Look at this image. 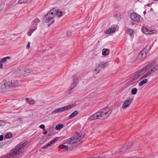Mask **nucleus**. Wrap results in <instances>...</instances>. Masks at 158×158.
I'll use <instances>...</instances> for the list:
<instances>
[{"instance_id":"51","label":"nucleus","mask_w":158,"mask_h":158,"mask_svg":"<svg viewBox=\"0 0 158 158\" xmlns=\"http://www.w3.org/2000/svg\"><path fill=\"white\" fill-rule=\"evenodd\" d=\"M21 119V118H18V119H17V121H19V119Z\"/></svg>"},{"instance_id":"2","label":"nucleus","mask_w":158,"mask_h":158,"mask_svg":"<svg viewBox=\"0 0 158 158\" xmlns=\"http://www.w3.org/2000/svg\"><path fill=\"white\" fill-rule=\"evenodd\" d=\"M19 81L17 80H12L8 81H3L1 84L0 89L2 92L15 88L18 86Z\"/></svg>"},{"instance_id":"7","label":"nucleus","mask_w":158,"mask_h":158,"mask_svg":"<svg viewBox=\"0 0 158 158\" xmlns=\"http://www.w3.org/2000/svg\"><path fill=\"white\" fill-rule=\"evenodd\" d=\"M98 119H101L99 111L96 113L95 114H93L92 115L89 116L88 118L87 121H93V120Z\"/></svg>"},{"instance_id":"5","label":"nucleus","mask_w":158,"mask_h":158,"mask_svg":"<svg viewBox=\"0 0 158 158\" xmlns=\"http://www.w3.org/2000/svg\"><path fill=\"white\" fill-rule=\"evenodd\" d=\"M99 113L101 119H105L109 116L111 112L110 111H107L105 110H100Z\"/></svg>"},{"instance_id":"36","label":"nucleus","mask_w":158,"mask_h":158,"mask_svg":"<svg viewBox=\"0 0 158 158\" xmlns=\"http://www.w3.org/2000/svg\"><path fill=\"white\" fill-rule=\"evenodd\" d=\"M40 128L43 129L44 131L45 130V126L44 124H41L40 126Z\"/></svg>"},{"instance_id":"14","label":"nucleus","mask_w":158,"mask_h":158,"mask_svg":"<svg viewBox=\"0 0 158 158\" xmlns=\"http://www.w3.org/2000/svg\"><path fill=\"white\" fill-rule=\"evenodd\" d=\"M105 67V63L103 62H102V63L98 64L96 66V68L94 69V71H96L97 73H98L100 71V70L98 68L99 67L102 68L104 67Z\"/></svg>"},{"instance_id":"20","label":"nucleus","mask_w":158,"mask_h":158,"mask_svg":"<svg viewBox=\"0 0 158 158\" xmlns=\"http://www.w3.org/2000/svg\"><path fill=\"white\" fill-rule=\"evenodd\" d=\"M142 31L147 35L152 34V33L150 32V30L145 27H143L142 28Z\"/></svg>"},{"instance_id":"33","label":"nucleus","mask_w":158,"mask_h":158,"mask_svg":"<svg viewBox=\"0 0 158 158\" xmlns=\"http://www.w3.org/2000/svg\"><path fill=\"white\" fill-rule=\"evenodd\" d=\"M150 70H151V71H152L153 73V72L156 71L157 70V69L156 66H155L154 67H153L152 69H151Z\"/></svg>"},{"instance_id":"3","label":"nucleus","mask_w":158,"mask_h":158,"mask_svg":"<svg viewBox=\"0 0 158 158\" xmlns=\"http://www.w3.org/2000/svg\"><path fill=\"white\" fill-rule=\"evenodd\" d=\"M40 22V20L38 19H35L32 21L31 28L27 32V35L28 36H31L32 33L37 28L36 26L38 25Z\"/></svg>"},{"instance_id":"18","label":"nucleus","mask_w":158,"mask_h":158,"mask_svg":"<svg viewBox=\"0 0 158 158\" xmlns=\"http://www.w3.org/2000/svg\"><path fill=\"white\" fill-rule=\"evenodd\" d=\"M73 78V82L74 84L75 85H74V86L72 88H71L70 90H71L73 89L74 88V87H75L76 85L77 84H78V82H79L78 78L76 76H74V77Z\"/></svg>"},{"instance_id":"15","label":"nucleus","mask_w":158,"mask_h":158,"mask_svg":"<svg viewBox=\"0 0 158 158\" xmlns=\"http://www.w3.org/2000/svg\"><path fill=\"white\" fill-rule=\"evenodd\" d=\"M45 34L44 30L43 28L40 29L39 30L38 35V36L40 37H44Z\"/></svg>"},{"instance_id":"40","label":"nucleus","mask_w":158,"mask_h":158,"mask_svg":"<svg viewBox=\"0 0 158 158\" xmlns=\"http://www.w3.org/2000/svg\"><path fill=\"white\" fill-rule=\"evenodd\" d=\"M72 32L70 31H68L66 32V34L68 36H69L71 35Z\"/></svg>"},{"instance_id":"11","label":"nucleus","mask_w":158,"mask_h":158,"mask_svg":"<svg viewBox=\"0 0 158 158\" xmlns=\"http://www.w3.org/2000/svg\"><path fill=\"white\" fill-rule=\"evenodd\" d=\"M77 138H75L74 136L66 140V142L68 144H73L78 142L77 139Z\"/></svg>"},{"instance_id":"49","label":"nucleus","mask_w":158,"mask_h":158,"mask_svg":"<svg viewBox=\"0 0 158 158\" xmlns=\"http://www.w3.org/2000/svg\"><path fill=\"white\" fill-rule=\"evenodd\" d=\"M155 66L156 67L157 69H158V64L156 65Z\"/></svg>"},{"instance_id":"12","label":"nucleus","mask_w":158,"mask_h":158,"mask_svg":"<svg viewBox=\"0 0 158 158\" xmlns=\"http://www.w3.org/2000/svg\"><path fill=\"white\" fill-rule=\"evenodd\" d=\"M145 72V70H144L142 68L137 71L133 77L134 80H135L138 78L140 76L143 74Z\"/></svg>"},{"instance_id":"30","label":"nucleus","mask_w":158,"mask_h":158,"mask_svg":"<svg viewBox=\"0 0 158 158\" xmlns=\"http://www.w3.org/2000/svg\"><path fill=\"white\" fill-rule=\"evenodd\" d=\"M26 101L27 102L31 104H33L35 103V101L34 100H29L28 98L26 99Z\"/></svg>"},{"instance_id":"37","label":"nucleus","mask_w":158,"mask_h":158,"mask_svg":"<svg viewBox=\"0 0 158 158\" xmlns=\"http://www.w3.org/2000/svg\"><path fill=\"white\" fill-rule=\"evenodd\" d=\"M114 15L117 17L118 18L120 16V14L119 13L116 12Z\"/></svg>"},{"instance_id":"6","label":"nucleus","mask_w":158,"mask_h":158,"mask_svg":"<svg viewBox=\"0 0 158 158\" xmlns=\"http://www.w3.org/2000/svg\"><path fill=\"white\" fill-rule=\"evenodd\" d=\"M76 106V104H71L69 105L68 106H65L61 108H58V110L59 113L62 112V111H65L67 110L70 109Z\"/></svg>"},{"instance_id":"48","label":"nucleus","mask_w":158,"mask_h":158,"mask_svg":"<svg viewBox=\"0 0 158 158\" xmlns=\"http://www.w3.org/2000/svg\"><path fill=\"white\" fill-rule=\"evenodd\" d=\"M47 131H45L44 132V134H47Z\"/></svg>"},{"instance_id":"39","label":"nucleus","mask_w":158,"mask_h":158,"mask_svg":"<svg viewBox=\"0 0 158 158\" xmlns=\"http://www.w3.org/2000/svg\"><path fill=\"white\" fill-rule=\"evenodd\" d=\"M128 32L130 34V35H132L133 34V30L131 29H128Z\"/></svg>"},{"instance_id":"25","label":"nucleus","mask_w":158,"mask_h":158,"mask_svg":"<svg viewBox=\"0 0 158 158\" xmlns=\"http://www.w3.org/2000/svg\"><path fill=\"white\" fill-rule=\"evenodd\" d=\"M148 81V80L147 79H145L140 81L139 84V86H141L144 84L146 83Z\"/></svg>"},{"instance_id":"32","label":"nucleus","mask_w":158,"mask_h":158,"mask_svg":"<svg viewBox=\"0 0 158 158\" xmlns=\"http://www.w3.org/2000/svg\"><path fill=\"white\" fill-rule=\"evenodd\" d=\"M5 122L0 120V126H2L5 125Z\"/></svg>"},{"instance_id":"35","label":"nucleus","mask_w":158,"mask_h":158,"mask_svg":"<svg viewBox=\"0 0 158 158\" xmlns=\"http://www.w3.org/2000/svg\"><path fill=\"white\" fill-rule=\"evenodd\" d=\"M152 72L151 71V70H149L147 73H146L145 74L147 77L149 75L152 73Z\"/></svg>"},{"instance_id":"34","label":"nucleus","mask_w":158,"mask_h":158,"mask_svg":"<svg viewBox=\"0 0 158 158\" xmlns=\"http://www.w3.org/2000/svg\"><path fill=\"white\" fill-rule=\"evenodd\" d=\"M133 145V143L132 142H130L129 143V145H128L127 147V149H129Z\"/></svg>"},{"instance_id":"10","label":"nucleus","mask_w":158,"mask_h":158,"mask_svg":"<svg viewBox=\"0 0 158 158\" xmlns=\"http://www.w3.org/2000/svg\"><path fill=\"white\" fill-rule=\"evenodd\" d=\"M133 100L132 98H130L126 100L123 104L122 106V108L124 109L128 107L132 102Z\"/></svg>"},{"instance_id":"47","label":"nucleus","mask_w":158,"mask_h":158,"mask_svg":"<svg viewBox=\"0 0 158 158\" xmlns=\"http://www.w3.org/2000/svg\"><path fill=\"white\" fill-rule=\"evenodd\" d=\"M64 145L63 144H61L59 146V148L61 149L63 148H64Z\"/></svg>"},{"instance_id":"13","label":"nucleus","mask_w":158,"mask_h":158,"mask_svg":"<svg viewBox=\"0 0 158 158\" xmlns=\"http://www.w3.org/2000/svg\"><path fill=\"white\" fill-rule=\"evenodd\" d=\"M155 63L156 62L155 61L149 62L146 66L143 68L142 69L144 70H145V72L148 69L150 68L153 65H154Z\"/></svg>"},{"instance_id":"27","label":"nucleus","mask_w":158,"mask_h":158,"mask_svg":"<svg viewBox=\"0 0 158 158\" xmlns=\"http://www.w3.org/2000/svg\"><path fill=\"white\" fill-rule=\"evenodd\" d=\"M75 138H77V140L79 141H80L82 139V136L80 134H77L75 136H74Z\"/></svg>"},{"instance_id":"50","label":"nucleus","mask_w":158,"mask_h":158,"mask_svg":"<svg viewBox=\"0 0 158 158\" xmlns=\"http://www.w3.org/2000/svg\"><path fill=\"white\" fill-rule=\"evenodd\" d=\"M94 158H103L99 156V157H94Z\"/></svg>"},{"instance_id":"16","label":"nucleus","mask_w":158,"mask_h":158,"mask_svg":"<svg viewBox=\"0 0 158 158\" xmlns=\"http://www.w3.org/2000/svg\"><path fill=\"white\" fill-rule=\"evenodd\" d=\"M116 28L114 27H112L110 28L108 30H106L105 31V33L107 34H110L115 31Z\"/></svg>"},{"instance_id":"46","label":"nucleus","mask_w":158,"mask_h":158,"mask_svg":"<svg viewBox=\"0 0 158 158\" xmlns=\"http://www.w3.org/2000/svg\"><path fill=\"white\" fill-rule=\"evenodd\" d=\"M30 45V43L29 42H28L27 45L26 46L27 48H29Z\"/></svg>"},{"instance_id":"52","label":"nucleus","mask_w":158,"mask_h":158,"mask_svg":"<svg viewBox=\"0 0 158 158\" xmlns=\"http://www.w3.org/2000/svg\"><path fill=\"white\" fill-rule=\"evenodd\" d=\"M153 1H158V0H152Z\"/></svg>"},{"instance_id":"24","label":"nucleus","mask_w":158,"mask_h":158,"mask_svg":"<svg viewBox=\"0 0 158 158\" xmlns=\"http://www.w3.org/2000/svg\"><path fill=\"white\" fill-rule=\"evenodd\" d=\"M31 0H19L18 2L19 4H21L23 3H27L31 2Z\"/></svg>"},{"instance_id":"41","label":"nucleus","mask_w":158,"mask_h":158,"mask_svg":"<svg viewBox=\"0 0 158 158\" xmlns=\"http://www.w3.org/2000/svg\"><path fill=\"white\" fill-rule=\"evenodd\" d=\"M147 77V76L146 75V74H145L140 78L139 80H141L143 79V78H144L145 77Z\"/></svg>"},{"instance_id":"19","label":"nucleus","mask_w":158,"mask_h":158,"mask_svg":"<svg viewBox=\"0 0 158 158\" xmlns=\"http://www.w3.org/2000/svg\"><path fill=\"white\" fill-rule=\"evenodd\" d=\"M55 13V15H56L58 17H60L62 16L63 14V12L59 10H56L54 8V10Z\"/></svg>"},{"instance_id":"1","label":"nucleus","mask_w":158,"mask_h":158,"mask_svg":"<svg viewBox=\"0 0 158 158\" xmlns=\"http://www.w3.org/2000/svg\"><path fill=\"white\" fill-rule=\"evenodd\" d=\"M27 144L26 141H23L18 144L14 148L12 149L10 153L7 155L4 158H15V156L17 155L18 157L20 156V154L24 152V147Z\"/></svg>"},{"instance_id":"31","label":"nucleus","mask_w":158,"mask_h":158,"mask_svg":"<svg viewBox=\"0 0 158 158\" xmlns=\"http://www.w3.org/2000/svg\"><path fill=\"white\" fill-rule=\"evenodd\" d=\"M12 137V134H6L5 136V137L6 138L8 139Z\"/></svg>"},{"instance_id":"38","label":"nucleus","mask_w":158,"mask_h":158,"mask_svg":"<svg viewBox=\"0 0 158 158\" xmlns=\"http://www.w3.org/2000/svg\"><path fill=\"white\" fill-rule=\"evenodd\" d=\"M59 113L58 109L54 110L52 112V114H55Z\"/></svg>"},{"instance_id":"53","label":"nucleus","mask_w":158,"mask_h":158,"mask_svg":"<svg viewBox=\"0 0 158 158\" xmlns=\"http://www.w3.org/2000/svg\"><path fill=\"white\" fill-rule=\"evenodd\" d=\"M157 158H158V157Z\"/></svg>"},{"instance_id":"28","label":"nucleus","mask_w":158,"mask_h":158,"mask_svg":"<svg viewBox=\"0 0 158 158\" xmlns=\"http://www.w3.org/2000/svg\"><path fill=\"white\" fill-rule=\"evenodd\" d=\"M137 89L136 88H134L131 90V93L133 95H135L137 93Z\"/></svg>"},{"instance_id":"8","label":"nucleus","mask_w":158,"mask_h":158,"mask_svg":"<svg viewBox=\"0 0 158 158\" xmlns=\"http://www.w3.org/2000/svg\"><path fill=\"white\" fill-rule=\"evenodd\" d=\"M140 16L135 13H131L130 14V18L131 19L134 21L138 22L140 19Z\"/></svg>"},{"instance_id":"29","label":"nucleus","mask_w":158,"mask_h":158,"mask_svg":"<svg viewBox=\"0 0 158 158\" xmlns=\"http://www.w3.org/2000/svg\"><path fill=\"white\" fill-rule=\"evenodd\" d=\"M10 59V56H8L2 58L1 60L2 61L3 63L5 62L6 61L7 59L9 60Z\"/></svg>"},{"instance_id":"21","label":"nucleus","mask_w":158,"mask_h":158,"mask_svg":"<svg viewBox=\"0 0 158 158\" xmlns=\"http://www.w3.org/2000/svg\"><path fill=\"white\" fill-rule=\"evenodd\" d=\"M109 50L108 49L104 48L102 50V54L103 56H106L109 54Z\"/></svg>"},{"instance_id":"22","label":"nucleus","mask_w":158,"mask_h":158,"mask_svg":"<svg viewBox=\"0 0 158 158\" xmlns=\"http://www.w3.org/2000/svg\"><path fill=\"white\" fill-rule=\"evenodd\" d=\"M78 114V111L77 110H75L69 116V119H71L73 117L76 116Z\"/></svg>"},{"instance_id":"23","label":"nucleus","mask_w":158,"mask_h":158,"mask_svg":"<svg viewBox=\"0 0 158 158\" xmlns=\"http://www.w3.org/2000/svg\"><path fill=\"white\" fill-rule=\"evenodd\" d=\"M32 72V70L30 69H25L23 72V73L24 74L29 73Z\"/></svg>"},{"instance_id":"44","label":"nucleus","mask_w":158,"mask_h":158,"mask_svg":"<svg viewBox=\"0 0 158 158\" xmlns=\"http://www.w3.org/2000/svg\"><path fill=\"white\" fill-rule=\"evenodd\" d=\"M3 62L1 60L0 61V67L1 68H2L3 67Z\"/></svg>"},{"instance_id":"42","label":"nucleus","mask_w":158,"mask_h":158,"mask_svg":"<svg viewBox=\"0 0 158 158\" xmlns=\"http://www.w3.org/2000/svg\"><path fill=\"white\" fill-rule=\"evenodd\" d=\"M64 150H65V151L67 150L68 149V147L67 145H64Z\"/></svg>"},{"instance_id":"45","label":"nucleus","mask_w":158,"mask_h":158,"mask_svg":"<svg viewBox=\"0 0 158 158\" xmlns=\"http://www.w3.org/2000/svg\"><path fill=\"white\" fill-rule=\"evenodd\" d=\"M3 139V135H0V141H2Z\"/></svg>"},{"instance_id":"9","label":"nucleus","mask_w":158,"mask_h":158,"mask_svg":"<svg viewBox=\"0 0 158 158\" xmlns=\"http://www.w3.org/2000/svg\"><path fill=\"white\" fill-rule=\"evenodd\" d=\"M148 52V51L147 50L145 49H143L138 55V59L142 60L146 56Z\"/></svg>"},{"instance_id":"4","label":"nucleus","mask_w":158,"mask_h":158,"mask_svg":"<svg viewBox=\"0 0 158 158\" xmlns=\"http://www.w3.org/2000/svg\"><path fill=\"white\" fill-rule=\"evenodd\" d=\"M54 8L50 10V11L46 15L45 18H46L45 22L46 23H52L54 22V21L52 20V19L55 17V13L54 10Z\"/></svg>"},{"instance_id":"26","label":"nucleus","mask_w":158,"mask_h":158,"mask_svg":"<svg viewBox=\"0 0 158 158\" xmlns=\"http://www.w3.org/2000/svg\"><path fill=\"white\" fill-rule=\"evenodd\" d=\"M64 126V125L63 124H59L57 125L56 127H55V129L56 130H59L60 129H61Z\"/></svg>"},{"instance_id":"43","label":"nucleus","mask_w":158,"mask_h":158,"mask_svg":"<svg viewBox=\"0 0 158 158\" xmlns=\"http://www.w3.org/2000/svg\"><path fill=\"white\" fill-rule=\"evenodd\" d=\"M156 32V31L155 30H153L152 31H150V32L152 33V34L153 33H155Z\"/></svg>"},{"instance_id":"17","label":"nucleus","mask_w":158,"mask_h":158,"mask_svg":"<svg viewBox=\"0 0 158 158\" xmlns=\"http://www.w3.org/2000/svg\"><path fill=\"white\" fill-rule=\"evenodd\" d=\"M56 141V139H54L49 142L47 144L42 147V148L46 149L48 146H51L52 144L54 143Z\"/></svg>"}]
</instances>
